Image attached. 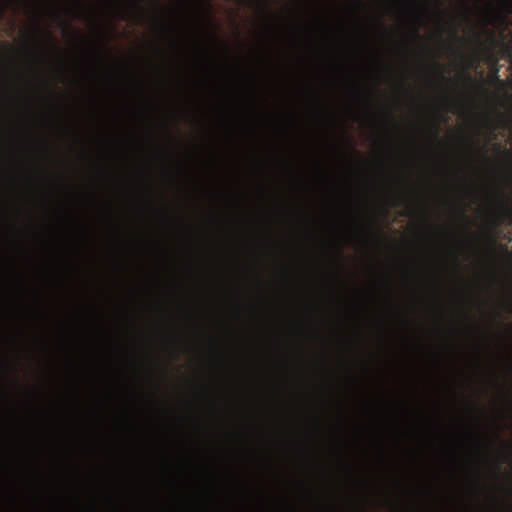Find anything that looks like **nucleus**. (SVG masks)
Returning <instances> with one entry per match:
<instances>
[{
  "mask_svg": "<svg viewBox=\"0 0 512 512\" xmlns=\"http://www.w3.org/2000/svg\"><path fill=\"white\" fill-rule=\"evenodd\" d=\"M410 422H416V21H410Z\"/></svg>",
  "mask_w": 512,
  "mask_h": 512,
  "instance_id": "f257e3e1",
  "label": "nucleus"
},
{
  "mask_svg": "<svg viewBox=\"0 0 512 512\" xmlns=\"http://www.w3.org/2000/svg\"><path fill=\"white\" fill-rule=\"evenodd\" d=\"M440 22L441 30L446 33L450 39H456L458 34V25L455 12L450 11L447 15H442Z\"/></svg>",
  "mask_w": 512,
  "mask_h": 512,
  "instance_id": "f03ea898",
  "label": "nucleus"
},
{
  "mask_svg": "<svg viewBox=\"0 0 512 512\" xmlns=\"http://www.w3.org/2000/svg\"><path fill=\"white\" fill-rule=\"evenodd\" d=\"M132 6H133V8H134V9H136V10H137V11H139V12H142V11H143V8H142V6H141V2H140V0H136V1H134V2L132 3Z\"/></svg>",
  "mask_w": 512,
  "mask_h": 512,
  "instance_id": "7ed1b4c3",
  "label": "nucleus"
},
{
  "mask_svg": "<svg viewBox=\"0 0 512 512\" xmlns=\"http://www.w3.org/2000/svg\"><path fill=\"white\" fill-rule=\"evenodd\" d=\"M45 34H46V36H47V38H48L49 42H53L54 38H53L52 33H51L49 30H46V31H45Z\"/></svg>",
  "mask_w": 512,
  "mask_h": 512,
  "instance_id": "20e7f679",
  "label": "nucleus"
},
{
  "mask_svg": "<svg viewBox=\"0 0 512 512\" xmlns=\"http://www.w3.org/2000/svg\"><path fill=\"white\" fill-rule=\"evenodd\" d=\"M420 6L418 5V26L420 25Z\"/></svg>",
  "mask_w": 512,
  "mask_h": 512,
  "instance_id": "39448f33",
  "label": "nucleus"
},
{
  "mask_svg": "<svg viewBox=\"0 0 512 512\" xmlns=\"http://www.w3.org/2000/svg\"><path fill=\"white\" fill-rule=\"evenodd\" d=\"M37 30H41L39 23L36 24Z\"/></svg>",
  "mask_w": 512,
  "mask_h": 512,
  "instance_id": "423d86ee",
  "label": "nucleus"
},
{
  "mask_svg": "<svg viewBox=\"0 0 512 512\" xmlns=\"http://www.w3.org/2000/svg\"><path fill=\"white\" fill-rule=\"evenodd\" d=\"M378 24L382 26V22L378 19L377 20Z\"/></svg>",
  "mask_w": 512,
  "mask_h": 512,
  "instance_id": "0eeeda50",
  "label": "nucleus"
},
{
  "mask_svg": "<svg viewBox=\"0 0 512 512\" xmlns=\"http://www.w3.org/2000/svg\"><path fill=\"white\" fill-rule=\"evenodd\" d=\"M417 341H418V342L420 341V338H419V337L417 338Z\"/></svg>",
  "mask_w": 512,
  "mask_h": 512,
  "instance_id": "6e6552de",
  "label": "nucleus"
}]
</instances>
